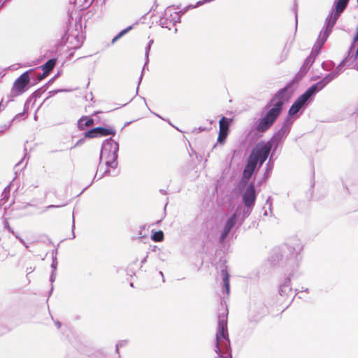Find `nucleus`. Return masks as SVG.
Masks as SVG:
<instances>
[{
  "instance_id": "ddd939ff",
  "label": "nucleus",
  "mask_w": 358,
  "mask_h": 358,
  "mask_svg": "<svg viewBox=\"0 0 358 358\" xmlns=\"http://www.w3.org/2000/svg\"><path fill=\"white\" fill-rule=\"evenodd\" d=\"M221 274L223 278V281L224 283V286L226 287L227 292H229V275L227 269H223L221 271Z\"/></svg>"
},
{
  "instance_id": "dca6fc26",
  "label": "nucleus",
  "mask_w": 358,
  "mask_h": 358,
  "mask_svg": "<svg viewBox=\"0 0 358 358\" xmlns=\"http://www.w3.org/2000/svg\"><path fill=\"white\" fill-rule=\"evenodd\" d=\"M47 76H48V75L43 72L42 73H38L37 75L36 79L38 81H41V80H43L45 78H46Z\"/></svg>"
},
{
  "instance_id": "39448f33",
  "label": "nucleus",
  "mask_w": 358,
  "mask_h": 358,
  "mask_svg": "<svg viewBox=\"0 0 358 358\" xmlns=\"http://www.w3.org/2000/svg\"><path fill=\"white\" fill-rule=\"evenodd\" d=\"M233 122L231 118L222 117L219 121V134L217 137V142L222 145L225 143L226 138L229 132V126Z\"/></svg>"
},
{
  "instance_id": "2eb2a0df",
  "label": "nucleus",
  "mask_w": 358,
  "mask_h": 358,
  "mask_svg": "<svg viewBox=\"0 0 358 358\" xmlns=\"http://www.w3.org/2000/svg\"><path fill=\"white\" fill-rule=\"evenodd\" d=\"M131 29V27H129L128 28L121 31L116 36L113 38L112 40V43H115L117 40H118L120 38H121L124 34L127 33L130 29Z\"/></svg>"
},
{
  "instance_id": "7ed1b4c3",
  "label": "nucleus",
  "mask_w": 358,
  "mask_h": 358,
  "mask_svg": "<svg viewBox=\"0 0 358 358\" xmlns=\"http://www.w3.org/2000/svg\"><path fill=\"white\" fill-rule=\"evenodd\" d=\"M271 150V145L270 143H258L253 148L249 157L257 164L259 162L262 165L267 159Z\"/></svg>"
},
{
  "instance_id": "f3484780",
  "label": "nucleus",
  "mask_w": 358,
  "mask_h": 358,
  "mask_svg": "<svg viewBox=\"0 0 358 358\" xmlns=\"http://www.w3.org/2000/svg\"><path fill=\"white\" fill-rule=\"evenodd\" d=\"M322 45H323V43H321L318 44L317 46L315 45V51L317 50V53L319 52V51H320V48H322Z\"/></svg>"
},
{
  "instance_id": "1a4fd4ad",
  "label": "nucleus",
  "mask_w": 358,
  "mask_h": 358,
  "mask_svg": "<svg viewBox=\"0 0 358 358\" xmlns=\"http://www.w3.org/2000/svg\"><path fill=\"white\" fill-rule=\"evenodd\" d=\"M257 166V163L255 162L252 159L248 158V162L243 172V177L241 181H247L248 180L251 176H252L255 168Z\"/></svg>"
},
{
  "instance_id": "9d476101",
  "label": "nucleus",
  "mask_w": 358,
  "mask_h": 358,
  "mask_svg": "<svg viewBox=\"0 0 358 358\" xmlns=\"http://www.w3.org/2000/svg\"><path fill=\"white\" fill-rule=\"evenodd\" d=\"M236 220V215L234 214L231 217H230L226 224L224 226V231L221 235V240L224 241L226 237L228 236L232 227L234 226Z\"/></svg>"
},
{
  "instance_id": "423d86ee",
  "label": "nucleus",
  "mask_w": 358,
  "mask_h": 358,
  "mask_svg": "<svg viewBox=\"0 0 358 358\" xmlns=\"http://www.w3.org/2000/svg\"><path fill=\"white\" fill-rule=\"evenodd\" d=\"M349 0H338L336 3V8L334 10V12L331 15L329 19V26L333 27L338 17H340L341 14L343 12L345 8H346Z\"/></svg>"
},
{
  "instance_id": "4468645a",
  "label": "nucleus",
  "mask_w": 358,
  "mask_h": 358,
  "mask_svg": "<svg viewBox=\"0 0 358 358\" xmlns=\"http://www.w3.org/2000/svg\"><path fill=\"white\" fill-rule=\"evenodd\" d=\"M152 239L155 242H159L164 239V233L162 231H155L152 235Z\"/></svg>"
},
{
  "instance_id": "a211bd4d",
  "label": "nucleus",
  "mask_w": 358,
  "mask_h": 358,
  "mask_svg": "<svg viewBox=\"0 0 358 358\" xmlns=\"http://www.w3.org/2000/svg\"><path fill=\"white\" fill-rule=\"evenodd\" d=\"M357 3H358V0H357Z\"/></svg>"
},
{
  "instance_id": "9b49d317",
  "label": "nucleus",
  "mask_w": 358,
  "mask_h": 358,
  "mask_svg": "<svg viewBox=\"0 0 358 358\" xmlns=\"http://www.w3.org/2000/svg\"><path fill=\"white\" fill-rule=\"evenodd\" d=\"M57 63V59H50L46 62L44 64L41 66V70L43 73L48 76L53 70Z\"/></svg>"
},
{
  "instance_id": "6e6552de",
  "label": "nucleus",
  "mask_w": 358,
  "mask_h": 358,
  "mask_svg": "<svg viewBox=\"0 0 358 358\" xmlns=\"http://www.w3.org/2000/svg\"><path fill=\"white\" fill-rule=\"evenodd\" d=\"M256 199V192L255 186L252 183L250 184L246 191L243 195V200L245 205L248 207L252 206Z\"/></svg>"
},
{
  "instance_id": "f03ea898",
  "label": "nucleus",
  "mask_w": 358,
  "mask_h": 358,
  "mask_svg": "<svg viewBox=\"0 0 358 358\" xmlns=\"http://www.w3.org/2000/svg\"><path fill=\"white\" fill-rule=\"evenodd\" d=\"M323 87L324 85L322 83H317L309 87L303 94L299 96L292 105L288 112L289 115L292 116L296 114L310 96L316 92L321 90Z\"/></svg>"
},
{
  "instance_id": "f8f14e48",
  "label": "nucleus",
  "mask_w": 358,
  "mask_h": 358,
  "mask_svg": "<svg viewBox=\"0 0 358 358\" xmlns=\"http://www.w3.org/2000/svg\"><path fill=\"white\" fill-rule=\"evenodd\" d=\"M94 124V120L88 116H83L78 120V127L83 130L86 127H91Z\"/></svg>"
},
{
  "instance_id": "f257e3e1",
  "label": "nucleus",
  "mask_w": 358,
  "mask_h": 358,
  "mask_svg": "<svg viewBox=\"0 0 358 358\" xmlns=\"http://www.w3.org/2000/svg\"><path fill=\"white\" fill-rule=\"evenodd\" d=\"M289 86L279 90L267 103L266 108L268 109L265 115L259 120L257 125V130L264 133L266 131L274 124L280 115L283 106L289 100V95L287 94Z\"/></svg>"
},
{
  "instance_id": "0eeeda50",
  "label": "nucleus",
  "mask_w": 358,
  "mask_h": 358,
  "mask_svg": "<svg viewBox=\"0 0 358 358\" xmlns=\"http://www.w3.org/2000/svg\"><path fill=\"white\" fill-rule=\"evenodd\" d=\"M114 134L112 129L104 127H95L85 133V136L89 138H97L101 136H107Z\"/></svg>"
},
{
  "instance_id": "20e7f679",
  "label": "nucleus",
  "mask_w": 358,
  "mask_h": 358,
  "mask_svg": "<svg viewBox=\"0 0 358 358\" xmlns=\"http://www.w3.org/2000/svg\"><path fill=\"white\" fill-rule=\"evenodd\" d=\"M33 69L28 70L15 80L11 89V93L13 96H19L26 91L30 83L29 74L33 73Z\"/></svg>"
}]
</instances>
